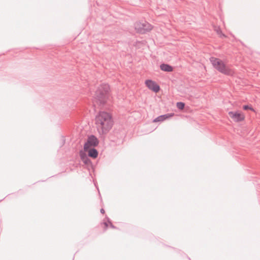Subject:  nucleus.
<instances>
[{"mask_svg": "<svg viewBox=\"0 0 260 260\" xmlns=\"http://www.w3.org/2000/svg\"><path fill=\"white\" fill-rule=\"evenodd\" d=\"M95 124L100 135L107 134L113 125V120L110 114L107 112H100L95 118Z\"/></svg>", "mask_w": 260, "mask_h": 260, "instance_id": "obj_1", "label": "nucleus"}, {"mask_svg": "<svg viewBox=\"0 0 260 260\" xmlns=\"http://www.w3.org/2000/svg\"><path fill=\"white\" fill-rule=\"evenodd\" d=\"M109 95L110 86L108 84L103 83L97 88L94 97L97 104L103 106L106 104Z\"/></svg>", "mask_w": 260, "mask_h": 260, "instance_id": "obj_2", "label": "nucleus"}, {"mask_svg": "<svg viewBox=\"0 0 260 260\" xmlns=\"http://www.w3.org/2000/svg\"><path fill=\"white\" fill-rule=\"evenodd\" d=\"M209 60L213 68L219 72L227 76L234 75L233 71L222 60L214 57H210Z\"/></svg>", "mask_w": 260, "mask_h": 260, "instance_id": "obj_3", "label": "nucleus"}, {"mask_svg": "<svg viewBox=\"0 0 260 260\" xmlns=\"http://www.w3.org/2000/svg\"><path fill=\"white\" fill-rule=\"evenodd\" d=\"M136 31L140 34H145L152 30L153 27L148 22L145 21L137 22L135 24Z\"/></svg>", "mask_w": 260, "mask_h": 260, "instance_id": "obj_4", "label": "nucleus"}, {"mask_svg": "<svg viewBox=\"0 0 260 260\" xmlns=\"http://www.w3.org/2000/svg\"><path fill=\"white\" fill-rule=\"evenodd\" d=\"M99 144V141L98 138L94 135H91L88 137L87 141L84 144V151H87L89 147H96Z\"/></svg>", "mask_w": 260, "mask_h": 260, "instance_id": "obj_5", "label": "nucleus"}, {"mask_svg": "<svg viewBox=\"0 0 260 260\" xmlns=\"http://www.w3.org/2000/svg\"><path fill=\"white\" fill-rule=\"evenodd\" d=\"M145 84L148 89L155 93L159 92L160 89L159 85L151 79L146 80Z\"/></svg>", "mask_w": 260, "mask_h": 260, "instance_id": "obj_6", "label": "nucleus"}, {"mask_svg": "<svg viewBox=\"0 0 260 260\" xmlns=\"http://www.w3.org/2000/svg\"><path fill=\"white\" fill-rule=\"evenodd\" d=\"M80 156L81 159L83 163L86 166V168L89 170L90 168H93V166L91 160L89 158V156L85 152L84 150L80 151Z\"/></svg>", "mask_w": 260, "mask_h": 260, "instance_id": "obj_7", "label": "nucleus"}, {"mask_svg": "<svg viewBox=\"0 0 260 260\" xmlns=\"http://www.w3.org/2000/svg\"><path fill=\"white\" fill-rule=\"evenodd\" d=\"M229 116L233 119L235 122H239L244 120L245 116L242 113L239 111H230L229 112Z\"/></svg>", "mask_w": 260, "mask_h": 260, "instance_id": "obj_8", "label": "nucleus"}, {"mask_svg": "<svg viewBox=\"0 0 260 260\" xmlns=\"http://www.w3.org/2000/svg\"><path fill=\"white\" fill-rule=\"evenodd\" d=\"M160 54L162 55V58L166 61L172 60L176 55L175 53L171 51L170 50H165L160 53Z\"/></svg>", "mask_w": 260, "mask_h": 260, "instance_id": "obj_9", "label": "nucleus"}, {"mask_svg": "<svg viewBox=\"0 0 260 260\" xmlns=\"http://www.w3.org/2000/svg\"><path fill=\"white\" fill-rule=\"evenodd\" d=\"M174 115V113H167L161 115L153 120V122L156 123L158 122H162L166 120L169 119Z\"/></svg>", "mask_w": 260, "mask_h": 260, "instance_id": "obj_10", "label": "nucleus"}, {"mask_svg": "<svg viewBox=\"0 0 260 260\" xmlns=\"http://www.w3.org/2000/svg\"><path fill=\"white\" fill-rule=\"evenodd\" d=\"M86 152H88V155H87L89 157H92L93 158H95L98 156L99 152L94 147H93V148H90L89 147V148L88 149V151H87Z\"/></svg>", "mask_w": 260, "mask_h": 260, "instance_id": "obj_11", "label": "nucleus"}, {"mask_svg": "<svg viewBox=\"0 0 260 260\" xmlns=\"http://www.w3.org/2000/svg\"><path fill=\"white\" fill-rule=\"evenodd\" d=\"M160 69L161 71L167 72H171L174 70V68L172 66L165 63L160 64Z\"/></svg>", "mask_w": 260, "mask_h": 260, "instance_id": "obj_12", "label": "nucleus"}, {"mask_svg": "<svg viewBox=\"0 0 260 260\" xmlns=\"http://www.w3.org/2000/svg\"><path fill=\"white\" fill-rule=\"evenodd\" d=\"M105 219L106 220V221L104 220L103 223L105 225L104 231H106L108 229L109 225H110V227L112 229H117V228L113 224L111 219L108 217L106 216L105 217Z\"/></svg>", "mask_w": 260, "mask_h": 260, "instance_id": "obj_13", "label": "nucleus"}, {"mask_svg": "<svg viewBox=\"0 0 260 260\" xmlns=\"http://www.w3.org/2000/svg\"><path fill=\"white\" fill-rule=\"evenodd\" d=\"M134 46L137 48H146L147 47V45L146 44V42L145 41H137L135 43Z\"/></svg>", "mask_w": 260, "mask_h": 260, "instance_id": "obj_14", "label": "nucleus"}, {"mask_svg": "<svg viewBox=\"0 0 260 260\" xmlns=\"http://www.w3.org/2000/svg\"><path fill=\"white\" fill-rule=\"evenodd\" d=\"M185 104L182 102H178L176 103V107L179 110H183L185 107Z\"/></svg>", "mask_w": 260, "mask_h": 260, "instance_id": "obj_15", "label": "nucleus"}, {"mask_svg": "<svg viewBox=\"0 0 260 260\" xmlns=\"http://www.w3.org/2000/svg\"><path fill=\"white\" fill-rule=\"evenodd\" d=\"M243 109L244 110H250L252 111H254V109L252 107H251V106L249 105H245L243 106Z\"/></svg>", "mask_w": 260, "mask_h": 260, "instance_id": "obj_16", "label": "nucleus"}, {"mask_svg": "<svg viewBox=\"0 0 260 260\" xmlns=\"http://www.w3.org/2000/svg\"><path fill=\"white\" fill-rule=\"evenodd\" d=\"M216 31L217 33V34L220 36V37H224V35L222 33L221 30L219 29V28H217L216 29Z\"/></svg>", "mask_w": 260, "mask_h": 260, "instance_id": "obj_17", "label": "nucleus"}, {"mask_svg": "<svg viewBox=\"0 0 260 260\" xmlns=\"http://www.w3.org/2000/svg\"><path fill=\"white\" fill-rule=\"evenodd\" d=\"M62 145H63L64 144L65 141H66L65 139H64V138L63 137H62Z\"/></svg>", "mask_w": 260, "mask_h": 260, "instance_id": "obj_18", "label": "nucleus"}, {"mask_svg": "<svg viewBox=\"0 0 260 260\" xmlns=\"http://www.w3.org/2000/svg\"><path fill=\"white\" fill-rule=\"evenodd\" d=\"M101 211V213H102V214H104L105 213V210L103 209V208H102L100 210Z\"/></svg>", "mask_w": 260, "mask_h": 260, "instance_id": "obj_19", "label": "nucleus"}]
</instances>
